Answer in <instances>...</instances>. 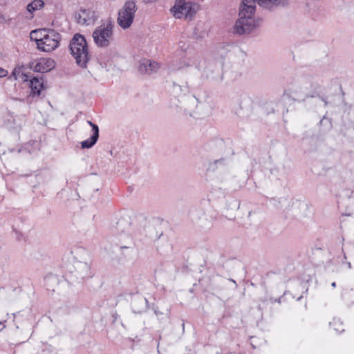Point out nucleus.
Segmentation results:
<instances>
[{
	"label": "nucleus",
	"instance_id": "nucleus-18",
	"mask_svg": "<svg viewBox=\"0 0 354 354\" xmlns=\"http://www.w3.org/2000/svg\"><path fill=\"white\" fill-rule=\"evenodd\" d=\"M77 268L83 270L82 272V278L89 277L91 276L90 266L88 263H80L77 266Z\"/></svg>",
	"mask_w": 354,
	"mask_h": 354
},
{
	"label": "nucleus",
	"instance_id": "nucleus-5",
	"mask_svg": "<svg viewBox=\"0 0 354 354\" xmlns=\"http://www.w3.org/2000/svg\"><path fill=\"white\" fill-rule=\"evenodd\" d=\"M137 10L136 3L132 0L125 2L123 7L118 12V24L123 29L131 26Z\"/></svg>",
	"mask_w": 354,
	"mask_h": 354
},
{
	"label": "nucleus",
	"instance_id": "nucleus-15",
	"mask_svg": "<svg viewBox=\"0 0 354 354\" xmlns=\"http://www.w3.org/2000/svg\"><path fill=\"white\" fill-rule=\"evenodd\" d=\"M49 29H39V30H35L30 32V38L32 40H35L36 41L37 48L40 46V43L41 42V40H44L47 31Z\"/></svg>",
	"mask_w": 354,
	"mask_h": 354
},
{
	"label": "nucleus",
	"instance_id": "nucleus-14",
	"mask_svg": "<svg viewBox=\"0 0 354 354\" xmlns=\"http://www.w3.org/2000/svg\"><path fill=\"white\" fill-rule=\"evenodd\" d=\"M25 68L24 66H16L9 79H14L15 80H20L21 82H27L28 80V75L24 73Z\"/></svg>",
	"mask_w": 354,
	"mask_h": 354
},
{
	"label": "nucleus",
	"instance_id": "nucleus-11",
	"mask_svg": "<svg viewBox=\"0 0 354 354\" xmlns=\"http://www.w3.org/2000/svg\"><path fill=\"white\" fill-rule=\"evenodd\" d=\"M201 57L198 55H187L185 58L183 59V63L179 66V68L183 67L195 66L198 69L201 68L200 61Z\"/></svg>",
	"mask_w": 354,
	"mask_h": 354
},
{
	"label": "nucleus",
	"instance_id": "nucleus-4",
	"mask_svg": "<svg viewBox=\"0 0 354 354\" xmlns=\"http://www.w3.org/2000/svg\"><path fill=\"white\" fill-rule=\"evenodd\" d=\"M198 10L196 3L185 1V0H176L174 6L171 9L176 18L183 17L192 19Z\"/></svg>",
	"mask_w": 354,
	"mask_h": 354
},
{
	"label": "nucleus",
	"instance_id": "nucleus-10",
	"mask_svg": "<svg viewBox=\"0 0 354 354\" xmlns=\"http://www.w3.org/2000/svg\"><path fill=\"white\" fill-rule=\"evenodd\" d=\"M159 64L148 59H142L140 62L139 71L142 74H151L159 69Z\"/></svg>",
	"mask_w": 354,
	"mask_h": 354
},
{
	"label": "nucleus",
	"instance_id": "nucleus-22",
	"mask_svg": "<svg viewBox=\"0 0 354 354\" xmlns=\"http://www.w3.org/2000/svg\"><path fill=\"white\" fill-rule=\"evenodd\" d=\"M179 46L181 48H183L185 46V43H183L182 41H180L179 43Z\"/></svg>",
	"mask_w": 354,
	"mask_h": 354
},
{
	"label": "nucleus",
	"instance_id": "nucleus-2",
	"mask_svg": "<svg viewBox=\"0 0 354 354\" xmlns=\"http://www.w3.org/2000/svg\"><path fill=\"white\" fill-rule=\"evenodd\" d=\"M69 49L77 64L82 68H86L91 55L84 37L75 34L70 41Z\"/></svg>",
	"mask_w": 354,
	"mask_h": 354
},
{
	"label": "nucleus",
	"instance_id": "nucleus-25",
	"mask_svg": "<svg viewBox=\"0 0 354 354\" xmlns=\"http://www.w3.org/2000/svg\"><path fill=\"white\" fill-rule=\"evenodd\" d=\"M331 286H332V287L335 288L336 287V283L335 282H333Z\"/></svg>",
	"mask_w": 354,
	"mask_h": 354
},
{
	"label": "nucleus",
	"instance_id": "nucleus-8",
	"mask_svg": "<svg viewBox=\"0 0 354 354\" xmlns=\"http://www.w3.org/2000/svg\"><path fill=\"white\" fill-rule=\"evenodd\" d=\"M75 19L78 24L89 26L95 23L97 19V15L95 12L91 8H81L75 14Z\"/></svg>",
	"mask_w": 354,
	"mask_h": 354
},
{
	"label": "nucleus",
	"instance_id": "nucleus-27",
	"mask_svg": "<svg viewBox=\"0 0 354 354\" xmlns=\"http://www.w3.org/2000/svg\"><path fill=\"white\" fill-rule=\"evenodd\" d=\"M322 101L324 102L325 105H326V104H327V102H326V100H325L324 98H322Z\"/></svg>",
	"mask_w": 354,
	"mask_h": 354
},
{
	"label": "nucleus",
	"instance_id": "nucleus-23",
	"mask_svg": "<svg viewBox=\"0 0 354 354\" xmlns=\"http://www.w3.org/2000/svg\"><path fill=\"white\" fill-rule=\"evenodd\" d=\"M140 301H141L142 303H143V302L147 303V300L146 299H142V298H141Z\"/></svg>",
	"mask_w": 354,
	"mask_h": 354
},
{
	"label": "nucleus",
	"instance_id": "nucleus-6",
	"mask_svg": "<svg viewBox=\"0 0 354 354\" xmlns=\"http://www.w3.org/2000/svg\"><path fill=\"white\" fill-rule=\"evenodd\" d=\"M60 41V34L53 29H49L44 40H41L39 49L44 52L53 51L59 46Z\"/></svg>",
	"mask_w": 354,
	"mask_h": 354
},
{
	"label": "nucleus",
	"instance_id": "nucleus-16",
	"mask_svg": "<svg viewBox=\"0 0 354 354\" xmlns=\"http://www.w3.org/2000/svg\"><path fill=\"white\" fill-rule=\"evenodd\" d=\"M257 2L262 7L270 8L273 6L286 5L288 0H257Z\"/></svg>",
	"mask_w": 354,
	"mask_h": 354
},
{
	"label": "nucleus",
	"instance_id": "nucleus-1",
	"mask_svg": "<svg viewBox=\"0 0 354 354\" xmlns=\"http://www.w3.org/2000/svg\"><path fill=\"white\" fill-rule=\"evenodd\" d=\"M255 1L254 0H243L240 7L239 18L236 21L234 29L237 34L250 33L260 22L254 16Z\"/></svg>",
	"mask_w": 354,
	"mask_h": 354
},
{
	"label": "nucleus",
	"instance_id": "nucleus-3",
	"mask_svg": "<svg viewBox=\"0 0 354 354\" xmlns=\"http://www.w3.org/2000/svg\"><path fill=\"white\" fill-rule=\"evenodd\" d=\"M113 26L111 23H104L97 27L92 37L95 44L99 47H107L111 44L113 37Z\"/></svg>",
	"mask_w": 354,
	"mask_h": 354
},
{
	"label": "nucleus",
	"instance_id": "nucleus-7",
	"mask_svg": "<svg viewBox=\"0 0 354 354\" xmlns=\"http://www.w3.org/2000/svg\"><path fill=\"white\" fill-rule=\"evenodd\" d=\"M284 96L293 101L302 102L308 97H315V94L307 92L306 88L303 85H293L284 91Z\"/></svg>",
	"mask_w": 354,
	"mask_h": 354
},
{
	"label": "nucleus",
	"instance_id": "nucleus-21",
	"mask_svg": "<svg viewBox=\"0 0 354 354\" xmlns=\"http://www.w3.org/2000/svg\"><path fill=\"white\" fill-rule=\"evenodd\" d=\"M8 73L6 70L0 68V77H6Z\"/></svg>",
	"mask_w": 354,
	"mask_h": 354
},
{
	"label": "nucleus",
	"instance_id": "nucleus-9",
	"mask_svg": "<svg viewBox=\"0 0 354 354\" xmlns=\"http://www.w3.org/2000/svg\"><path fill=\"white\" fill-rule=\"evenodd\" d=\"M55 62L50 58H41L31 66L34 71L38 73H46L55 67Z\"/></svg>",
	"mask_w": 354,
	"mask_h": 354
},
{
	"label": "nucleus",
	"instance_id": "nucleus-24",
	"mask_svg": "<svg viewBox=\"0 0 354 354\" xmlns=\"http://www.w3.org/2000/svg\"><path fill=\"white\" fill-rule=\"evenodd\" d=\"M347 265H348V268L351 269V263L350 262H348Z\"/></svg>",
	"mask_w": 354,
	"mask_h": 354
},
{
	"label": "nucleus",
	"instance_id": "nucleus-26",
	"mask_svg": "<svg viewBox=\"0 0 354 354\" xmlns=\"http://www.w3.org/2000/svg\"><path fill=\"white\" fill-rule=\"evenodd\" d=\"M221 162V160H215L214 163V164H217V163H218V162Z\"/></svg>",
	"mask_w": 354,
	"mask_h": 354
},
{
	"label": "nucleus",
	"instance_id": "nucleus-20",
	"mask_svg": "<svg viewBox=\"0 0 354 354\" xmlns=\"http://www.w3.org/2000/svg\"><path fill=\"white\" fill-rule=\"evenodd\" d=\"M87 123L92 127V133H95L97 131V134H99V128L95 124L89 120L87 121Z\"/></svg>",
	"mask_w": 354,
	"mask_h": 354
},
{
	"label": "nucleus",
	"instance_id": "nucleus-19",
	"mask_svg": "<svg viewBox=\"0 0 354 354\" xmlns=\"http://www.w3.org/2000/svg\"><path fill=\"white\" fill-rule=\"evenodd\" d=\"M330 326H331V327H333V329H334L335 330H336L337 332L341 333V332H342V331L344 330V329H343V328H336V327H335V326H336L337 324H339L340 326L342 325V323H340V322H339V319H334L333 320V322L330 323Z\"/></svg>",
	"mask_w": 354,
	"mask_h": 354
},
{
	"label": "nucleus",
	"instance_id": "nucleus-17",
	"mask_svg": "<svg viewBox=\"0 0 354 354\" xmlns=\"http://www.w3.org/2000/svg\"><path fill=\"white\" fill-rule=\"evenodd\" d=\"M99 138V134H97V131L95 133H92V136L82 141L81 142V147L82 149H89L91 148L97 141Z\"/></svg>",
	"mask_w": 354,
	"mask_h": 354
},
{
	"label": "nucleus",
	"instance_id": "nucleus-12",
	"mask_svg": "<svg viewBox=\"0 0 354 354\" xmlns=\"http://www.w3.org/2000/svg\"><path fill=\"white\" fill-rule=\"evenodd\" d=\"M44 6V2L43 0H33L26 6L28 12L27 18L32 19L34 17V12L37 10L42 9Z\"/></svg>",
	"mask_w": 354,
	"mask_h": 354
},
{
	"label": "nucleus",
	"instance_id": "nucleus-13",
	"mask_svg": "<svg viewBox=\"0 0 354 354\" xmlns=\"http://www.w3.org/2000/svg\"><path fill=\"white\" fill-rule=\"evenodd\" d=\"M30 88L31 89V94L33 96H39L41 93V91L44 88L42 78H32L30 81Z\"/></svg>",
	"mask_w": 354,
	"mask_h": 354
}]
</instances>
